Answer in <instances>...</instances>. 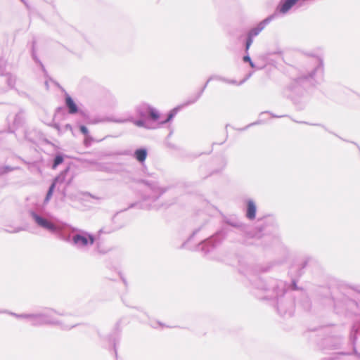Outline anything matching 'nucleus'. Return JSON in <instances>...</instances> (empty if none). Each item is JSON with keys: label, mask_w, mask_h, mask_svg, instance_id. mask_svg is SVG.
<instances>
[{"label": "nucleus", "mask_w": 360, "mask_h": 360, "mask_svg": "<svg viewBox=\"0 0 360 360\" xmlns=\"http://www.w3.org/2000/svg\"><path fill=\"white\" fill-rule=\"evenodd\" d=\"M323 72V59L316 56L310 57L305 70L286 84L283 90V96L290 99L298 109H303L307 102L305 86L318 83L319 80L322 79Z\"/></svg>", "instance_id": "nucleus-1"}, {"label": "nucleus", "mask_w": 360, "mask_h": 360, "mask_svg": "<svg viewBox=\"0 0 360 360\" xmlns=\"http://www.w3.org/2000/svg\"><path fill=\"white\" fill-rule=\"evenodd\" d=\"M250 281L255 290H261L265 295L259 296L256 292L253 293L262 300H274L278 314L283 317H291L295 311L294 295L289 291L287 285L281 280L269 278L263 280L261 277L253 276Z\"/></svg>", "instance_id": "nucleus-2"}, {"label": "nucleus", "mask_w": 360, "mask_h": 360, "mask_svg": "<svg viewBox=\"0 0 360 360\" xmlns=\"http://www.w3.org/2000/svg\"><path fill=\"white\" fill-rule=\"evenodd\" d=\"M135 112L139 117L135 119L133 116L130 115L127 117H89L85 112L81 111L80 115L84 118V120L87 124H96L104 122H110L115 123H126L131 122L138 127L144 128L146 129H153L154 127L149 124V122H157L160 118V112L148 103H141L136 107Z\"/></svg>", "instance_id": "nucleus-3"}, {"label": "nucleus", "mask_w": 360, "mask_h": 360, "mask_svg": "<svg viewBox=\"0 0 360 360\" xmlns=\"http://www.w3.org/2000/svg\"><path fill=\"white\" fill-rule=\"evenodd\" d=\"M224 222L226 225H223L216 233L209 238L202 240L198 244L197 247V250L198 251L202 252L204 255H207L220 245L222 241L226 238L229 231L228 226L240 229H243L245 227V224L243 223L231 219H226Z\"/></svg>", "instance_id": "nucleus-4"}, {"label": "nucleus", "mask_w": 360, "mask_h": 360, "mask_svg": "<svg viewBox=\"0 0 360 360\" xmlns=\"http://www.w3.org/2000/svg\"><path fill=\"white\" fill-rule=\"evenodd\" d=\"M59 239L71 243L77 248H84L91 245L95 242V236L84 230L64 224V226L58 237Z\"/></svg>", "instance_id": "nucleus-5"}, {"label": "nucleus", "mask_w": 360, "mask_h": 360, "mask_svg": "<svg viewBox=\"0 0 360 360\" xmlns=\"http://www.w3.org/2000/svg\"><path fill=\"white\" fill-rule=\"evenodd\" d=\"M56 314L60 316L66 315L65 313L58 312L51 308L46 309L43 312L31 314V325L32 326H40L43 325L59 326L63 330H70L77 325V323L65 324L55 317Z\"/></svg>", "instance_id": "nucleus-6"}, {"label": "nucleus", "mask_w": 360, "mask_h": 360, "mask_svg": "<svg viewBox=\"0 0 360 360\" xmlns=\"http://www.w3.org/2000/svg\"><path fill=\"white\" fill-rule=\"evenodd\" d=\"M29 215L38 227L56 234L58 238L59 237L64 224H56L53 223L50 218V214L41 210H29Z\"/></svg>", "instance_id": "nucleus-7"}, {"label": "nucleus", "mask_w": 360, "mask_h": 360, "mask_svg": "<svg viewBox=\"0 0 360 360\" xmlns=\"http://www.w3.org/2000/svg\"><path fill=\"white\" fill-rule=\"evenodd\" d=\"M134 182L146 186V190L142 194V198L144 201L150 200L157 201L168 189L167 187L160 186L158 182L155 180L147 179H135Z\"/></svg>", "instance_id": "nucleus-8"}, {"label": "nucleus", "mask_w": 360, "mask_h": 360, "mask_svg": "<svg viewBox=\"0 0 360 360\" xmlns=\"http://www.w3.org/2000/svg\"><path fill=\"white\" fill-rule=\"evenodd\" d=\"M333 304L335 308L345 307L346 309L352 308L353 306H357V303L355 300L349 298L345 295H341L340 297H335L332 295L328 299V304Z\"/></svg>", "instance_id": "nucleus-9"}, {"label": "nucleus", "mask_w": 360, "mask_h": 360, "mask_svg": "<svg viewBox=\"0 0 360 360\" xmlns=\"http://www.w3.org/2000/svg\"><path fill=\"white\" fill-rule=\"evenodd\" d=\"M65 106L67 108L68 112L70 115H75L77 113L80 114L82 110H79V106L75 102L72 96L65 92L64 96Z\"/></svg>", "instance_id": "nucleus-10"}, {"label": "nucleus", "mask_w": 360, "mask_h": 360, "mask_svg": "<svg viewBox=\"0 0 360 360\" xmlns=\"http://www.w3.org/2000/svg\"><path fill=\"white\" fill-rule=\"evenodd\" d=\"M212 79H217V80H220V81H225V78L221 77L220 76H216V75L211 76L207 80V82H205L204 86L201 88V89L197 93V94L194 97L191 98L188 100H187L185 102L184 105H191L193 103H195L201 97L202 94H203L204 91L205 90L206 87L207 86L208 83L211 80H212Z\"/></svg>", "instance_id": "nucleus-11"}, {"label": "nucleus", "mask_w": 360, "mask_h": 360, "mask_svg": "<svg viewBox=\"0 0 360 360\" xmlns=\"http://www.w3.org/2000/svg\"><path fill=\"white\" fill-rule=\"evenodd\" d=\"M257 205L253 200H245V217L249 220H253L256 217Z\"/></svg>", "instance_id": "nucleus-12"}, {"label": "nucleus", "mask_w": 360, "mask_h": 360, "mask_svg": "<svg viewBox=\"0 0 360 360\" xmlns=\"http://www.w3.org/2000/svg\"><path fill=\"white\" fill-rule=\"evenodd\" d=\"M275 17V14L270 15L267 18H266L264 20L261 21L257 27L251 29L248 32V34L251 35L252 37H255L259 34V32L265 27L266 25H268Z\"/></svg>", "instance_id": "nucleus-13"}, {"label": "nucleus", "mask_w": 360, "mask_h": 360, "mask_svg": "<svg viewBox=\"0 0 360 360\" xmlns=\"http://www.w3.org/2000/svg\"><path fill=\"white\" fill-rule=\"evenodd\" d=\"M148 156V150L146 148L141 147L136 148L134 151L133 157L134 158L139 162L141 165H143L145 162L146 158Z\"/></svg>", "instance_id": "nucleus-14"}, {"label": "nucleus", "mask_w": 360, "mask_h": 360, "mask_svg": "<svg viewBox=\"0 0 360 360\" xmlns=\"http://www.w3.org/2000/svg\"><path fill=\"white\" fill-rule=\"evenodd\" d=\"M70 166L66 167L63 171L60 172L58 175H57L53 179L51 184H55L56 186L57 184H61L63 183H66V177L68 174L70 172Z\"/></svg>", "instance_id": "nucleus-15"}, {"label": "nucleus", "mask_w": 360, "mask_h": 360, "mask_svg": "<svg viewBox=\"0 0 360 360\" xmlns=\"http://www.w3.org/2000/svg\"><path fill=\"white\" fill-rule=\"evenodd\" d=\"M360 334V321H356L353 323L351 332L350 340L353 345H355L358 335Z\"/></svg>", "instance_id": "nucleus-16"}, {"label": "nucleus", "mask_w": 360, "mask_h": 360, "mask_svg": "<svg viewBox=\"0 0 360 360\" xmlns=\"http://www.w3.org/2000/svg\"><path fill=\"white\" fill-rule=\"evenodd\" d=\"M181 108L180 106H177L173 109H172L167 115V118L164 120H162L160 122V124L163 125L168 122H169L171 120H173V118L176 116L177 112H179V109Z\"/></svg>", "instance_id": "nucleus-17"}, {"label": "nucleus", "mask_w": 360, "mask_h": 360, "mask_svg": "<svg viewBox=\"0 0 360 360\" xmlns=\"http://www.w3.org/2000/svg\"><path fill=\"white\" fill-rule=\"evenodd\" d=\"M124 226V225L123 224H117V225H113L112 226H110V227L105 226L98 231V234L110 233L112 232H114L115 231L120 229Z\"/></svg>", "instance_id": "nucleus-18"}, {"label": "nucleus", "mask_w": 360, "mask_h": 360, "mask_svg": "<svg viewBox=\"0 0 360 360\" xmlns=\"http://www.w3.org/2000/svg\"><path fill=\"white\" fill-rule=\"evenodd\" d=\"M20 167L18 166L2 165L0 166V176L7 174L15 170H19Z\"/></svg>", "instance_id": "nucleus-19"}, {"label": "nucleus", "mask_w": 360, "mask_h": 360, "mask_svg": "<svg viewBox=\"0 0 360 360\" xmlns=\"http://www.w3.org/2000/svg\"><path fill=\"white\" fill-rule=\"evenodd\" d=\"M64 157L65 155L63 153H57L53 160L51 168L56 169L64 162Z\"/></svg>", "instance_id": "nucleus-20"}, {"label": "nucleus", "mask_w": 360, "mask_h": 360, "mask_svg": "<svg viewBox=\"0 0 360 360\" xmlns=\"http://www.w3.org/2000/svg\"><path fill=\"white\" fill-rule=\"evenodd\" d=\"M267 239L266 236H258L256 237H253L252 240L250 242H247V245H264L263 242L266 241Z\"/></svg>", "instance_id": "nucleus-21"}, {"label": "nucleus", "mask_w": 360, "mask_h": 360, "mask_svg": "<svg viewBox=\"0 0 360 360\" xmlns=\"http://www.w3.org/2000/svg\"><path fill=\"white\" fill-rule=\"evenodd\" d=\"M25 139L31 143H36L37 139V131L36 130L25 131Z\"/></svg>", "instance_id": "nucleus-22"}, {"label": "nucleus", "mask_w": 360, "mask_h": 360, "mask_svg": "<svg viewBox=\"0 0 360 360\" xmlns=\"http://www.w3.org/2000/svg\"><path fill=\"white\" fill-rule=\"evenodd\" d=\"M55 184H51V185L49 187V189L47 191V193L46 194L45 198H44V202H48L50 199L51 198L53 193L54 192V190L56 188Z\"/></svg>", "instance_id": "nucleus-23"}, {"label": "nucleus", "mask_w": 360, "mask_h": 360, "mask_svg": "<svg viewBox=\"0 0 360 360\" xmlns=\"http://www.w3.org/2000/svg\"><path fill=\"white\" fill-rule=\"evenodd\" d=\"M4 313H8L9 314L18 318V319H25L30 321L31 314H16L13 312H7L4 311Z\"/></svg>", "instance_id": "nucleus-24"}, {"label": "nucleus", "mask_w": 360, "mask_h": 360, "mask_svg": "<svg viewBox=\"0 0 360 360\" xmlns=\"http://www.w3.org/2000/svg\"><path fill=\"white\" fill-rule=\"evenodd\" d=\"M6 75L7 77L8 85L13 87L15 84V77L12 75L11 73H7Z\"/></svg>", "instance_id": "nucleus-25"}, {"label": "nucleus", "mask_w": 360, "mask_h": 360, "mask_svg": "<svg viewBox=\"0 0 360 360\" xmlns=\"http://www.w3.org/2000/svg\"><path fill=\"white\" fill-rule=\"evenodd\" d=\"M32 58L34 60V61L39 64L41 61L39 60V58L37 56V53L35 51V41L32 42Z\"/></svg>", "instance_id": "nucleus-26"}, {"label": "nucleus", "mask_w": 360, "mask_h": 360, "mask_svg": "<svg viewBox=\"0 0 360 360\" xmlns=\"http://www.w3.org/2000/svg\"><path fill=\"white\" fill-rule=\"evenodd\" d=\"M22 115L20 114L15 115L14 120H13V124L18 127L22 124Z\"/></svg>", "instance_id": "nucleus-27"}, {"label": "nucleus", "mask_w": 360, "mask_h": 360, "mask_svg": "<svg viewBox=\"0 0 360 360\" xmlns=\"http://www.w3.org/2000/svg\"><path fill=\"white\" fill-rule=\"evenodd\" d=\"M92 141H93V138L91 137V136L90 134L85 136V138L84 140V144L85 146L88 147V146H91Z\"/></svg>", "instance_id": "nucleus-28"}, {"label": "nucleus", "mask_w": 360, "mask_h": 360, "mask_svg": "<svg viewBox=\"0 0 360 360\" xmlns=\"http://www.w3.org/2000/svg\"><path fill=\"white\" fill-rule=\"evenodd\" d=\"M80 132L85 136L89 135V131L88 128L84 125H79V127Z\"/></svg>", "instance_id": "nucleus-29"}, {"label": "nucleus", "mask_w": 360, "mask_h": 360, "mask_svg": "<svg viewBox=\"0 0 360 360\" xmlns=\"http://www.w3.org/2000/svg\"><path fill=\"white\" fill-rule=\"evenodd\" d=\"M302 304H303V307L306 310H309L311 308V303L307 297H304V302Z\"/></svg>", "instance_id": "nucleus-30"}, {"label": "nucleus", "mask_w": 360, "mask_h": 360, "mask_svg": "<svg viewBox=\"0 0 360 360\" xmlns=\"http://www.w3.org/2000/svg\"><path fill=\"white\" fill-rule=\"evenodd\" d=\"M72 181V177L70 178V179L67 181V182H66V186H65V188L63 189V191H62V195H63V198H66V197H67V195H66V188H67V187H68V186L71 184Z\"/></svg>", "instance_id": "nucleus-31"}, {"label": "nucleus", "mask_w": 360, "mask_h": 360, "mask_svg": "<svg viewBox=\"0 0 360 360\" xmlns=\"http://www.w3.org/2000/svg\"><path fill=\"white\" fill-rule=\"evenodd\" d=\"M109 341H110V342H112V347H113V349H114V351H115V355L117 356L116 344H117V342L118 340H117L115 338H112L111 336H109Z\"/></svg>", "instance_id": "nucleus-32"}, {"label": "nucleus", "mask_w": 360, "mask_h": 360, "mask_svg": "<svg viewBox=\"0 0 360 360\" xmlns=\"http://www.w3.org/2000/svg\"><path fill=\"white\" fill-rule=\"evenodd\" d=\"M266 113H269L271 115V117H285V115H274V113L269 112V111H264V112H262L260 113L259 116H262L263 115L266 114Z\"/></svg>", "instance_id": "nucleus-33"}, {"label": "nucleus", "mask_w": 360, "mask_h": 360, "mask_svg": "<svg viewBox=\"0 0 360 360\" xmlns=\"http://www.w3.org/2000/svg\"><path fill=\"white\" fill-rule=\"evenodd\" d=\"M290 288L292 290H299V288L297 287V282L295 280H292V283L290 284Z\"/></svg>", "instance_id": "nucleus-34"}, {"label": "nucleus", "mask_w": 360, "mask_h": 360, "mask_svg": "<svg viewBox=\"0 0 360 360\" xmlns=\"http://www.w3.org/2000/svg\"><path fill=\"white\" fill-rule=\"evenodd\" d=\"M243 60L244 63H250L252 59L250 58V56H249V53H246V55H245L243 58Z\"/></svg>", "instance_id": "nucleus-35"}, {"label": "nucleus", "mask_w": 360, "mask_h": 360, "mask_svg": "<svg viewBox=\"0 0 360 360\" xmlns=\"http://www.w3.org/2000/svg\"><path fill=\"white\" fill-rule=\"evenodd\" d=\"M252 41H253V37H252L251 35H249L248 34L245 42L248 43V44L252 45Z\"/></svg>", "instance_id": "nucleus-36"}, {"label": "nucleus", "mask_w": 360, "mask_h": 360, "mask_svg": "<svg viewBox=\"0 0 360 360\" xmlns=\"http://www.w3.org/2000/svg\"><path fill=\"white\" fill-rule=\"evenodd\" d=\"M262 122L260 120H257L255 122H252L248 125H247L245 127H244L243 129H242L241 130H245L246 129H248V127H251V126H254V125H257V124H260Z\"/></svg>", "instance_id": "nucleus-37"}, {"label": "nucleus", "mask_w": 360, "mask_h": 360, "mask_svg": "<svg viewBox=\"0 0 360 360\" xmlns=\"http://www.w3.org/2000/svg\"><path fill=\"white\" fill-rule=\"evenodd\" d=\"M39 65L40 66L42 72L44 73L45 77H46L47 76V71H46L44 64L41 62V63H39Z\"/></svg>", "instance_id": "nucleus-38"}, {"label": "nucleus", "mask_w": 360, "mask_h": 360, "mask_svg": "<svg viewBox=\"0 0 360 360\" xmlns=\"http://www.w3.org/2000/svg\"><path fill=\"white\" fill-rule=\"evenodd\" d=\"M84 195H86V196H89V197H91V198H94V199H96V200H99V199H101V198L97 197V196H95L94 195H93V194H91V193H89V192H86V193H84Z\"/></svg>", "instance_id": "nucleus-39"}, {"label": "nucleus", "mask_w": 360, "mask_h": 360, "mask_svg": "<svg viewBox=\"0 0 360 360\" xmlns=\"http://www.w3.org/2000/svg\"><path fill=\"white\" fill-rule=\"evenodd\" d=\"M252 76V72H250L248 73L246 77L240 82V83L238 84H243L245 81H247L250 77Z\"/></svg>", "instance_id": "nucleus-40"}, {"label": "nucleus", "mask_w": 360, "mask_h": 360, "mask_svg": "<svg viewBox=\"0 0 360 360\" xmlns=\"http://www.w3.org/2000/svg\"><path fill=\"white\" fill-rule=\"evenodd\" d=\"M64 127L65 130H69L70 131H72L73 130L72 127L70 124H66Z\"/></svg>", "instance_id": "nucleus-41"}, {"label": "nucleus", "mask_w": 360, "mask_h": 360, "mask_svg": "<svg viewBox=\"0 0 360 360\" xmlns=\"http://www.w3.org/2000/svg\"><path fill=\"white\" fill-rule=\"evenodd\" d=\"M167 146L169 148H172V149H176V146L173 144V143H167Z\"/></svg>", "instance_id": "nucleus-42"}, {"label": "nucleus", "mask_w": 360, "mask_h": 360, "mask_svg": "<svg viewBox=\"0 0 360 360\" xmlns=\"http://www.w3.org/2000/svg\"><path fill=\"white\" fill-rule=\"evenodd\" d=\"M302 123L304 124H309L308 122H303ZM311 125H316V126H321L323 128H324L326 131H328V129L323 126V125H321V124H310Z\"/></svg>", "instance_id": "nucleus-43"}, {"label": "nucleus", "mask_w": 360, "mask_h": 360, "mask_svg": "<svg viewBox=\"0 0 360 360\" xmlns=\"http://www.w3.org/2000/svg\"><path fill=\"white\" fill-rule=\"evenodd\" d=\"M250 44H248V43L245 42V53H248V50L250 47Z\"/></svg>", "instance_id": "nucleus-44"}, {"label": "nucleus", "mask_w": 360, "mask_h": 360, "mask_svg": "<svg viewBox=\"0 0 360 360\" xmlns=\"http://www.w3.org/2000/svg\"><path fill=\"white\" fill-rule=\"evenodd\" d=\"M53 127L57 129L58 131H60V124L58 123H55L53 124Z\"/></svg>", "instance_id": "nucleus-45"}, {"label": "nucleus", "mask_w": 360, "mask_h": 360, "mask_svg": "<svg viewBox=\"0 0 360 360\" xmlns=\"http://www.w3.org/2000/svg\"><path fill=\"white\" fill-rule=\"evenodd\" d=\"M307 264H308V261H307V260L304 261V262L302 263V264H301V266H302V269L305 268V267L307 266Z\"/></svg>", "instance_id": "nucleus-46"}, {"label": "nucleus", "mask_w": 360, "mask_h": 360, "mask_svg": "<svg viewBox=\"0 0 360 360\" xmlns=\"http://www.w3.org/2000/svg\"><path fill=\"white\" fill-rule=\"evenodd\" d=\"M63 107H58L56 109V113H58V112H60V111H63Z\"/></svg>", "instance_id": "nucleus-47"}, {"label": "nucleus", "mask_w": 360, "mask_h": 360, "mask_svg": "<svg viewBox=\"0 0 360 360\" xmlns=\"http://www.w3.org/2000/svg\"><path fill=\"white\" fill-rule=\"evenodd\" d=\"M117 214H115V215H114V216H113V217L112 218V222L113 224H115V222H116V220H117Z\"/></svg>", "instance_id": "nucleus-48"}, {"label": "nucleus", "mask_w": 360, "mask_h": 360, "mask_svg": "<svg viewBox=\"0 0 360 360\" xmlns=\"http://www.w3.org/2000/svg\"><path fill=\"white\" fill-rule=\"evenodd\" d=\"M199 231V229H196L192 233V235L189 237L188 240H190L191 238H193L198 232Z\"/></svg>", "instance_id": "nucleus-49"}, {"label": "nucleus", "mask_w": 360, "mask_h": 360, "mask_svg": "<svg viewBox=\"0 0 360 360\" xmlns=\"http://www.w3.org/2000/svg\"><path fill=\"white\" fill-rule=\"evenodd\" d=\"M224 82H225L230 83V84H236V81H235V80H231V81H229V80H228V79H225V81H224Z\"/></svg>", "instance_id": "nucleus-50"}, {"label": "nucleus", "mask_w": 360, "mask_h": 360, "mask_svg": "<svg viewBox=\"0 0 360 360\" xmlns=\"http://www.w3.org/2000/svg\"><path fill=\"white\" fill-rule=\"evenodd\" d=\"M17 158H18L19 160H20L22 162H23L25 164H30L29 162H27V161H25L24 159H22L20 157H17Z\"/></svg>", "instance_id": "nucleus-51"}, {"label": "nucleus", "mask_w": 360, "mask_h": 360, "mask_svg": "<svg viewBox=\"0 0 360 360\" xmlns=\"http://www.w3.org/2000/svg\"><path fill=\"white\" fill-rule=\"evenodd\" d=\"M250 65L251 68H255V64L252 62V60H251L250 63H249Z\"/></svg>", "instance_id": "nucleus-52"}, {"label": "nucleus", "mask_w": 360, "mask_h": 360, "mask_svg": "<svg viewBox=\"0 0 360 360\" xmlns=\"http://www.w3.org/2000/svg\"><path fill=\"white\" fill-rule=\"evenodd\" d=\"M140 204L139 203H134V204H131L130 206L129 207V208H131V207H134L135 206H138Z\"/></svg>", "instance_id": "nucleus-53"}, {"label": "nucleus", "mask_w": 360, "mask_h": 360, "mask_svg": "<svg viewBox=\"0 0 360 360\" xmlns=\"http://www.w3.org/2000/svg\"><path fill=\"white\" fill-rule=\"evenodd\" d=\"M0 74L1 75H4V70H2L1 64L0 63Z\"/></svg>", "instance_id": "nucleus-54"}, {"label": "nucleus", "mask_w": 360, "mask_h": 360, "mask_svg": "<svg viewBox=\"0 0 360 360\" xmlns=\"http://www.w3.org/2000/svg\"><path fill=\"white\" fill-rule=\"evenodd\" d=\"M27 7H28V4L25 0H20Z\"/></svg>", "instance_id": "nucleus-55"}, {"label": "nucleus", "mask_w": 360, "mask_h": 360, "mask_svg": "<svg viewBox=\"0 0 360 360\" xmlns=\"http://www.w3.org/2000/svg\"><path fill=\"white\" fill-rule=\"evenodd\" d=\"M21 230H22V229L18 228V229H15L14 232H18V231H20Z\"/></svg>", "instance_id": "nucleus-56"}, {"label": "nucleus", "mask_w": 360, "mask_h": 360, "mask_svg": "<svg viewBox=\"0 0 360 360\" xmlns=\"http://www.w3.org/2000/svg\"><path fill=\"white\" fill-rule=\"evenodd\" d=\"M122 279L124 285H127V281L124 278H122Z\"/></svg>", "instance_id": "nucleus-57"}, {"label": "nucleus", "mask_w": 360, "mask_h": 360, "mask_svg": "<svg viewBox=\"0 0 360 360\" xmlns=\"http://www.w3.org/2000/svg\"><path fill=\"white\" fill-rule=\"evenodd\" d=\"M172 131H171V132L168 134L167 138L170 137V136H172Z\"/></svg>", "instance_id": "nucleus-58"}, {"label": "nucleus", "mask_w": 360, "mask_h": 360, "mask_svg": "<svg viewBox=\"0 0 360 360\" xmlns=\"http://www.w3.org/2000/svg\"><path fill=\"white\" fill-rule=\"evenodd\" d=\"M333 134L335 136H338V138H340V139H342L341 137L338 136L337 135V134H334V133H333Z\"/></svg>", "instance_id": "nucleus-59"}, {"label": "nucleus", "mask_w": 360, "mask_h": 360, "mask_svg": "<svg viewBox=\"0 0 360 360\" xmlns=\"http://www.w3.org/2000/svg\"><path fill=\"white\" fill-rule=\"evenodd\" d=\"M354 352H355V354H356V355L359 356V354L357 353V352H356V350L354 351Z\"/></svg>", "instance_id": "nucleus-60"}]
</instances>
